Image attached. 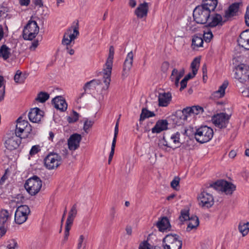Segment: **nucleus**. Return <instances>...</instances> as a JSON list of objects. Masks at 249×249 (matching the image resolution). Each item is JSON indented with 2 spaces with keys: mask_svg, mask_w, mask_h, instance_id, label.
Here are the masks:
<instances>
[{
  "mask_svg": "<svg viewBox=\"0 0 249 249\" xmlns=\"http://www.w3.org/2000/svg\"><path fill=\"white\" fill-rule=\"evenodd\" d=\"M18 137L21 138L20 136H17L16 134L14 135L13 134L12 136L7 135L5 137L6 140L4 143L5 147L9 150L17 148L20 143V139Z\"/></svg>",
  "mask_w": 249,
  "mask_h": 249,
  "instance_id": "dca6fc26",
  "label": "nucleus"
},
{
  "mask_svg": "<svg viewBox=\"0 0 249 249\" xmlns=\"http://www.w3.org/2000/svg\"><path fill=\"white\" fill-rule=\"evenodd\" d=\"M148 10V3L146 2H143L139 4L135 10L134 14L138 18H142L147 17Z\"/></svg>",
  "mask_w": 249,
  "mask_h": 249,
  "instance_id": "a211bd4d",
  "label": "nucleus"
},
{
  "mask_svg": "<svg viewBox=\"0 0 249 249\" xmlns=\"http://www.w3.org/2000/svg\"><path fill=\"white\" fill-rule=\"evenodd\" d=\"M245 22L247 26H249V9H247L246 14L245 16Z\"/></svg>",
  "mask_w": 249,
  "mask_h": 249,
  "instance_id": "69168bd1",
  "label": "nucleus"
},
{
  "mask_svg": "<svg viewBox=\"0 0 249 249\" xmlns=\"http://www.w3.org/2000/svg\"><path fill=\"white\" fill-rule=\"evenodd\" d=\"M180 178L178 177L174 178V179L171 182V186L175 190H177V187L179 185Z\"/></svg>",
  "mask_w": 249,
  "mask_h": 249,
  "instance_id": "3c124183",
  "label": "nucleus"
},
{
  "mask_svg": "<svg viewBox=\"0 0 249 249\" xmlns=\"http://www.w3.org/2000/svg\"><path fill=\"white\" fill-rule=\"evenodd\" d=\"M9 218L10 215L7 210H1L0 212V224L6 225Z\"/></svg>",
  "mask_w": 249,
  "mask_h": 249,
  "instance_id": "c9c22d12",
  "label": "nucleus"
},
{
  "mask_svg": "<svg viewBox=\"0 0 249 249\" xmlns=\"http://www.w3.org/2000/svg\"><path fill=\"white\" fill-rule=\"evenodd\" d=\"M101 83L100 80L93 79L89 82H87V85H92L94 88H95L96 86L99 85Z\"/></svg>",
  "mask_w": 249,
  "mask_h": 249,
  "instance_id": "864d4df0",
  "label": "nucleus"
},
{
  "mask_svg": "<svg viewBox=\"0 0 249 249\" xmlns=\"http://www.w3.org/2000/svg\"><path fill=\"white\" fill-rule=\"evenodd\" d=\"M32 1L36 6H38L39 7H41L43 6V3L42 0H32Z\"/></svg>",
  "mask_w": 249,
  "mask_h": 249,
  "instance_id": "052dcab7",
  "label": "nucleus"
},
{
  "mask_svg": "<svg viewBox=\"0 0 249 249\" xmlns=\"http://www.w3.org/2000/svg\"><path fill=\"white\" fill-rule=\"evenodd\" d=\"M235 78L244 83L249 79V66L241 64L236 67Z\"/></svg>",
  "mask_w": 249,
  "mask_h": 249,
  "instance_id": "4468645a",
  "label": "nucleus"
},
{
  "mask_svg": "<svg viewBox=\"0 0 249 249\" xmlns=\"http://www.w3.org/2000/svg\"><path fill=\"white\" fill-rule=\"evenodd\" d=\"M79 22L78 20L74 21L67 32L64 34L62 44L64 45H69L72 40H74L79 36Z\"/></svg>",
  "mask_w": 249,
  "mask_h": 249,
  "instance_id": "423d86ee",
  "label": "nucleus"
},
{
  "mask_svg": "<svg viewBox=\"0 0 249 249\" xmlns=\"http://www.w3.org/2000/svg\"><path fill=\"white\" fill-rule=\"evenodd\" d=\"M157 226L160 231H164L168 228L170 227V224L168 219L166 217H164L160 220H159L157 223Z\"/></svg>",
  "mask_w": 249,
  "mask_h": 249,
  "instance_id": "cd10ccee",
  "label": "nucleus"
},
{
  "mask_svg": "<svg viewBox=\"0 0 249 249\" xmlns=\"http://www.w3.org/2000/svg\"><path fill=\"white\" fill-rule=\"evenodd\" d=\"M128 4L130 7L134 8L136 6L137 2L135 0H129Z\"/></svg>",
  "mask_w": 249,
  "mask_h": 249,
  "instance_id": "774afa93",
  "label": "nucleus"
},
{
  "mask_svg": "<svg viewBox=\"0 0 249 249\" xmlns=\"http://www.w3.org/2000/svg\"><path fill=\"white\" fill-rule=\"evenodd\" d=\"M43 112L38 107L32 108L28 114L30 121L33 123H38L43 117Z\"/></svg>",
  "mask_w": 249,
  "mask_h": 249,
  "instance_id": "4be33fe9",
  "label": "nucleus"
},
{
  "mask_svg": "<svg viewBox=\"0 0 249 249\" xmlns=\"http://www.w3.org/2000/svg\"><path fill=\"white\" fill-rule=\"evenodd\" d=\"M32 131V126L26 120H22L21 117L18 118L17 120V125L15 133L17 136H21L25 132L27 134L26 137H28Z\"/></svg>",
  "mask_w": 249,
  "mask_h": 249,
  "instance_id": "9b49d317",
  "label": "nucleus"
},
{
  "mask_svg": "<svg viewBox=\"0 0 249 249\" xmlns=\"http://www.w3.org/2000/svg\"><path fill=\"white\" fill-rule=\"evenodd\" d=\"M42 185V181L40 178L36 176H34L26 180L24 187L30 195L34 196L39 192Z\"/></svg>",
  "mask_w": 249,
  "mask_h": 249,
  "instance_id": "0eeeda50",
  "label": "nucleus"
},
{
  "mask_svg": "<svg viewBox=\"0 0 249 249\" xmlns=\"http://www.w3.org/2000/svg\"><path fill=\"white\" fill-rule=\"evenodd\" d=\"M50 97L49 94L44 91L39 92L37 95V97L36 98V100L41 103H43L45 102Z\"/></svg>",
  "mask_w": 249,
  "mask_h": 249,
  "instance_id": "58836bf2",
  "label": "nucleus"
},
{
  "mask_svg": "<svg viewBox=\"0 0 249 249\" xmlns=\"http://www.w3.org/2000/svg\"><path fill=\"white\" fill-rule=\"evenodd\" d=\"M181 77V75L178 74V70L174 68L172 70L170 78L171 81L174 82L175 85L177 87H178L179 82Z\"/></svg>",
  "mask_w": 249,
  "mask_h": 249,
  "instance_id": "72a5a7b5",
  "label": "nucleus"
},
{
  "mask_svg": "<svg viewBox=\"0 0 249 249\" xmlns=\"http://www.w3.org/2000/svg\"><path fill=\"white\" fill-rule=\"evenodd\" d=\"M168 122L166 120L158 121L156 125L152 128L153 133H159L167 129Z\"/></svg>",
  "mask_w": 249,
  "mask_h": 249,
  "instance_id": "a878e982",
  "label": "nucleus"
},
{
  "mask_svg": "<svg viewBox=\"0 0 249 249\" xmlns=\"http://www.w3.org/2000/svg\"><path fill=\"white\" fill-rule=\"evenodd\" d=\"M169 65H170V64H169V62H168L167 61H165V62H163V63L162 64L161 67V71L163 72H166L169 69Z\"/></svg>",
  "mask_w": 249,
  "mask_h": 249,
  "instance_id": "6e6d98bb",
  "label": "nucleus"
},
{
  "mask_svg": "<svg viewBox=\"0 0 249 249\" xmlns=\"http://www.w3.org/2000/svg\"><path fill=\"white\" fill-rule=\"evenodd\" d=\"M162 141H163V142H162L163 145L167 146L169 148H173V149H174V148L173 147V145H172V143L170 142V140L169 141H166L165 137H163Z\"/></svg>",
  "mask_w": 249,
  "mask_h": 249,
  "instance_id": "13d9d810",
  "label": "nucleus"
},
{
  "mask_svg": "<svg viewBox=\"0 0 249 249\" xmlns=\"http://www.w3.org/2000/svg\"><path fill=\"white\" fill-rule=\"evenodd\" d=\"M82 137L80 134L74 133L71 135L68 140V147L70 150L74 151L80 146Z\"/></svg>",
  "mask_w": 249,
  "mask_h": 249,
  "instance_id": "f3484780",
  "label": "nucleus"
},
{
  "mask_svg": "<svg viewBox=\"0 0 249 249\" xmlns=\"http://www.w3.org/2000/svg\"><path fill=\"white\" fill-rule=\"evenodd\" d=\"M162 247L164 249H181L182 241L177 234H169L163 239Z\"/></svg>",
  "mask_w": 249,
  "mask_h": 249,
  "instance_id": "6e6552de",
  "label": "nucleus"
},
{
  "mask_svg": "<svg viewBox=\"0 0 249 249\" xmlns=\"http://www.w3.org/2000/svg\"><path fill=\"white\" fill-rule=\"evenodd\" d=\"M192 107H187L184 108L180 112V113L182 114L181 116H180V119L183 120H186L188 116L193 114V111H192Z\"/></svg>",
  "mask_w": 249,
  "mask_h": 249,
  "instance_id": "a19ab883",
  "label": "nucleus"
},
{
  "mask_svg": "<svg viewBox=\"0 0 249 249\" xmlns=\"http://www.w3.org/2000/svg\"><path fill=\"white\" fill-rule=\"evenodd\" d=\"M179 219L181 222L189 220L188 226L186 228V231L187 232H189L193 229H196L199 224V221L198 217L196 216H194L190 217L189 211L186 210H183L181 211Z\"/></svg>",
  "mask_w": 249,
  "mask_h": 249,
  "instance_id": "1a4fd4ad",
  "label": "nucleus"
},
{
  "mask_svg": "<svg viewBox=\"0 0 249 249\" xmlns=\"http://www.w3.org/2000/svg\"><path fill=\"white\" fill-rule=\"evenodd\" d=\"M52 103L55 108L61 111H64L67 109V104L64 98L61 96H57L53 98Z\"/></svg>",
  "mask_w": 249,
  "mask_h": 249,
  "instance_id": "aec40b11",
  "label": "nucleus"
},
{
  "mask_svg": "<svg viewBox=\"0 0 249 249\" xmlns=\"http://www.w3.org/2000/svg\"><path fill=\"white\" fill-rule=\"evenodd\" d=\"M225 21L226 20L222 21V16L219 14H216L212 16L210 15L209 21L206 23V26L213 28L218 25H222Z\"/></svg>",
  "mask_w": 249,
  "mask_h": 249,
  "instance_id": "5701e85b",
  "label": "nucleus"
},
{
  "mask_svg": "<svg viewBox=\"0 0 249 249\" xmlns=\"http://www.w3.org/2000/svg\"><path fill=\"white\" fill-rule=\"evenodd\" d=\"M92 87H93V86H92V85H87V83L84 85V86L83 87V89H84V92L81 93L78 98V100H79V99H81L83 96L86 93V91L88 90V89H90Z\"/></svg>",
  "mask_w": 249,
  "mask_h": 249,
  "instance_id": "5fc2aeb1",
  "label": "nucleus"
},
{
  "mask_svg": "<svg viewBox=\"0 0 249 249\" xmlns=\"http://www.w3.org/2000/svg\"><path fill=\"white\" fill-rule=\"evenodd\" d=\"M187 82L188 81H187V80L184 78L180 82V90H182V89H184L186 86H187Z\"/></svg>",
  "mask_w": 249,
  "mask_h": 249,
  "instance_id": "bf43d9fd",
  "label": "nucleus"
},
{
  "mask_svg": "<svg viewBox=\"0 0 249 249\" xmlns=\"http://www.w3.org/2000/svg\"><path fill=\"white\" fill-rule=\"evenodd\" d=\"M212 188L210 186H206L203 189V191L198 195L197 199L199 202V205L203 208H209L214 204L213 197L210 192V189Z\"/></svg>",
  "mask_w": 249,
  "mask_h": 249,
  "instance_id": "20e7f679",
  "label": "nucleus"
},
{
  "mask_svg": "<svg viewBox=\"0 0 249 249\" xmlns=\"http://www.w3.org/2000/svg\"><path fill=\"white\" fill-rule=\"evenodd\" d=\"M77 213V205L74 204L71 207V210L69 213V215L66 220V223L68 224L72 225L73 220L75 216H76Z\"/></svg>",
  "mask_w": 249,
  "mask_h": 249,
  "instance_id": "c85d7f7f",
  "label": "nucleus"
},
{
  "mask_svg": "<svg viewBox=\"0 0 249 249\" xmlns=\"http://www.w3.org/2000/svg\"><path fill=\"white\" fill-rule=\"evenodd\" d=\"M79 118V114L74 110H72V116L68 117L67 120L70 123L76 122Z\"/></svg>",
  "mask_w": 249,
  "mask_h": 249,
  "instance_id": "c03bdc74",
  "label": "nucleus"
},
{
  "mask_svg": "<svg viewBox=\"0 0 249 249\" xmlns=\"http://www.w3.org/2000/svg\"><path fill=\"white\" fill-rule=\"evenodd\" d=\"M39 30V28L36 22L32 20L31 18L24 28L22 33L23 38L25 40H32L36 37Z\"/></svg>",
  "mask_w": 249,
  "mask_h": 249,
  "instance_id": "39448f33",
  "label": "nucleus"
},
{
  "mask_svg": "<svg viewBox=\"0 0 249 249\" xmlns=\"http://www.w3.org/2000/svg\"><path fill=\"white\" fill-rule=\"evenodd\" d=\"M133 61V53L131 51L127 54L124 62L122 73L123 76L126 77L127 75L128 72L132 66Z\"/></svg>",
  "mask_w": 249,
  "mask_h": 249,
  "instance_id": "412c9836",
  "label": "nucleus"
},
{
  "mask_svg": "<svg viewBox=\"0 0 249 249\" xmlns=\"http://www.w3.org/2000/svg\"><path fill=\"white\" fill-rule=\"evenodd\" d=\"M7 229V227L5 225L0 224V238L5 234Z\"/></svg>",
  "mask_w": 249,
  "mask_h": 249,
  "instance_id": "603ef678",
  "label": "nucleus"
},
{
  "mask_svg": "<svg viewBox=\"0 0 249 249\" xmlns=\"http://www.w3.org/2000/svg\"><path fill=\"white\" fill-rule=\"evenodd\" d=\"M84 240V235H81L80 236L79 240H78L77 249H80L81 248Z\"/></svg>",
  "mask_w": 249,
  "mask_h": 249,
  "instance_id": "680f3d73",
  "label": "nucleus"
},
{
  "mask_svg": "<svg viewBox=\"0 0 249 249\" xmlns=\"http://www.w3.org/2000/svg\"><path fill=\"white\" fill-rule=\"evenodd\" d=\"M30 213V210L27 205L19 206L15 212V221L18 224L23 223L27 219L28 215Z\"/></svg>",
  "mask_w": 249,
  "mask_h": 249,
  "instance_id": "ddd939ff",
  "label": "nucleus"
},
{
  "mask_svg": "<svg viewBox=\"0 0 249 249\" xmlns=\"http://www.w3.org/2000/svg\"><path fill=\"white\" fill-rule=\"evenodd\" d=\"M19 3L22 6H27L29 4L30 0H18Z\"/></svg>",
  "mask_w": 249,
  "mask_h": 249,
  "instance_id": "338daca9",
  "label": "nucleus"
},
{
  "mask_svg": "<svg viewBox=\"0 0 249 249\" xmlns=\"http://www.w3.org/2000/svg\"><path fill=\"white\" fill-rule=\"evenodd\" d=\"M155 116L153 112L148 110L146 108H143L140 115V122L143 121L145 119Z\"/></svg>",
  "mask_w": 249,
  "mask_h": 249,
  "instance_id": "e433bc0d",
  "label": "nucleus"
},
{
  "mask_svg": "<svg viewBox=\"0 0 249 249\" xmlns=\"http://www.w3.org/2000/svg\"><path fill=\"white\" fill-rule=\"evenodd\" d=\"M230 116L225 113H220L214 115L212 121L215 126L219 128H224L227 127L229 122Z\"/></svg>",
  "mask_w": 249,
  "mask_h": 249,
  "instance_id": "2eb2a0df",
  "label": "nucleus"
},
{
  "mask_svg": "<svg viewBox=\"0 0 249 249\" xmlns=\"http://www.w3.org/2000/svg\"><path fill=\"white\" fill-rule=\"evenodd\" d=\"M172 95L170 92L160 93L158 96L159 106L167 107L171 101Z\"/></svg>",
  "mask_w": 249,
  "mask_h": 249,
  "instance_id": "b1692460",
  "label": "nucleus"
},
{
  "mask_svg": "<svg viewBox=\"0 0 249 249\" xmlns=\"http://www.w3.org/2000/svg\"><path fill=\"white\" fill-rule=\"evenodd\" d=\"M210 11L208 8L201 5L196 6L193 11V18L198 24H206L210 18Z\"/></svg>",
  "mask_w": 249,
  "mask_h": 249,
  "instance_id": "f257e3e1",
  "label": "nucleus"
},
{
  "mask_svg": "<svg viewBox=\"0 0 249 249\" xmlns=\"http://www.w3.org/2000/svg\"><path fill=\"white\" fill-rule=\"evenodd\" d=\"M200 62V59L199 57H196L191 64V67L192 70V72L194 74H196Z\"/></svg>",
  "mask_w": 249,
  "mask_h": 249,
  "instance_id": "ea45409f",
  "label": "nucleus"
},
{
  "mask_svg": "<svg viewBox=\"0 0 249 249\" xmlns=\"http://www.w3.org/2000/svg\"><path fill=\"white\" fill-rule=\"evenodd\" d=\"M116 213V210L115 207H112L111 208L110 210V216L111 218V220H113L115 217Z\"/></svg>",
  "mask_w": 249,
  "mask_h": 249,
  "instance_id": "e2e57ef3",
  "label": "nucleus"
},
{
  "mask_svg": "<svg viewBox=\"0 0 249 249\" xmlns=\"http://www.w3.org/2000/svg\"><path fill=\"white\" fill-rule=\"evenodd\" d=\"M238 230L243 236L246 235L249 231V222H240L238 225Z\"/></svg>",
  "mask_w": 249,
  "mask_h": 249,
  "instance_id": "4c0bfd02",
  "label": "nucleus"
},
{
  "mask_svg": "<svg viewBox=\"0 0 249 249\" xmlns=\"http://www.w3.org/2000/svg\"><path fill=\"white\" fill-rule=\"evenodd\" d=\"M240 3L235 2L231 5L228 9L225 12L224 17L227 19L229 18L236 15L239 8Z\"/></svg>",
  "mask_w": 249,
  "mask_h": 249,
  "instance_id": "393cba45",
  "label": "nucleus"
},
{
  "mask_svg": "<svg viewBox=\"0 0 249 249\" xmlns=\"http://www.w3.org/2000/svg\"><path fill=\"white\" fill-rule=\"evenodd\" d=\"M203 44V39L201 35H195L193 36L192 38V46L194 47V49L195 47H202Z\"/></svg>",
  "mask_w": 249,
  "mask_h": 249,
  "instance_id": "473e14b6",
  "label": "nucleus"
},
{
  "mask_svg": "<svg viewBox=\"0 0 249 249\" xmlns=\"http://www.w3.org/2000/svg\"><path fill=\"white\" fill-rule=\"evenodd\" d=\"M119 119H120V118L118 119V120L117 121V122L116 123L115 130H114V138H113L112 144H111V151L110 152L109 156V157L111 158H113V155L114 154L115 147L116 143V139H117V135H118V132H119Z\"/></svg>",
  "mask_w": 249,
  "mask_h": 249,
  "instance_id": "bb28decb",
  "label": "nucleus"
},
{
  "mask_svg": "<svg viewBox=\"0 0 249 249\" xmlns=\"http://www.w3.org/2000/svg\"><path fill=\"white\" fill-rule=\"evenodd\" d=\"M62 159L60 155L56 153H50L44 159V164L46 167L52 170L57 168L61 163Z\"/></svg>",
  "mask_w": 249,
  "mask_h": 249,
  "instance_id": "f8f14e48",
  "label": "nucleus"
},
{
  "mask_svg": "<svg viewBox=\"0 0 249 249\" xmlns=\"http://www.w3.org/2000/svg\"><path fill=\"white\" fill-rule=\"evenodd\" d=\"M7 249H18V245L15 239H10L7 242Z\"/></svg>",
  "mask_w": 249,
  "mask_h": 249,
  "instance_id": "37998d69",
  "label": "nucleus"
},
{
  "mask_svg": "<svg viewBox=\"0 0 249 249\" xmlns=\"http://www.w3.org/2000/svg\"><path fill=\"white\" fill-rule=\"evenodd\" d=\"M72 225L68 224L66 223L65 230V239H67L68 236L69 235V231L71 229Z\"/></svg>",
  "mask_w": 249,
  "mask_h": 249,
  "instance_id": "4d7b16f0",
  "label": "nucleus"
},
{
  "mask_svg": "<svg viewBox=\"0 0 249 249\" xmlns=\"http://www.w3.org/2000/svg\"><path fill=\"white\" fill-rule=\"evenodd\" d=\"M25 77L21 75V72L18 70L14 76V80L17 83L21 84L24 81Z\"/></svg>",
  "mask_w": 249,
  "mask_h": 249,
  "instance_id": "79ce46f5",
  "label": "nucleus"
},
{
  "mask_svg": "<svg viewBox=\"0 0 249 249\" xmlns=\"http://www.w3.org/2000/svg\"><path fill=\"white\" fill-rule=\"evenodd\" d=\"M193 111V114L197 115L200 113H202L204 110L203 107L199 106H195L192 107Z\"/></svg>",
  "mask_w": 249,
  "mask_h": 249,
  "instance_id": "de8ad7c7",
  "label": "nucleus"
},
{
  "mask_svg": "<svg viewBox=\"0 0 249 249\" xmlns=\"http://www.w3.org/2000/svg\"><path fill=\"white\" fill-rule=\"evenodd\" d=\"M213 135V129L206 125L200 127L196 129L195 133L196 141L201 143L210 141L212 139Z\"/></svg>",
  "mask_w": 249,
  "mask_h": 249,
  "instance_id": "7ed1b4c3",
  "label": "nucleus"
},
{
  "mask_svg": "<svg viewBox=\"0 0 249 249\" xmlns=\"http://www.w3.org/2000/svg\"><path fill=\"white\" fill-rule=\"evenodd\" d=\"M237 42L240 46L246 50H249V29L241 33Z\"/></svg>",
  "mask_w": 249,
  "mask_h": 249,
  "instance_id": "6ab92c4d",
  "label": "nucleus"
},
{
  "mask_svg": "<svg viewBox=\"0 0 249 249\" xmlns=\"http://www.w3.org/2000/svg\"><path fill=\"white\" fill-rule=\"evenodd\" d=\"M11 55V49L6 45H2L0 48V57L6 60Z\"/></svg>",
  "mask_w": 249,
  "mask_h": 249,
  "instance_id": "2f4dec72",
  "label": "nucleus"
},
{
  "mask_svg": "<svg viewBox=\"0 0 249 249\" xmlns=\"http://www.w3.org/2000/svg\"><path fill=\"white\" fill-rule=\"evenodd\" d=\"M213 37V35L211 31H208L207 32H204L203 36V41L205 40L206 42H209L211 41L212 38Z\"/></svg>",
  "mask_w": 249,
  "mask_h": 249,
  "instance_id": "a18cd8bd",
  "label": "nucleus"
},
{
  "mask_svg": "<svg viewBox=\"0 0 249 249\" xmlns=\"http://www.w3.org/2000/svg\"><path fill=\"white\" fill-rule=\"evenodd\" d=\"M210 186L216 190H220L227 195L232 194L235 189V186L231 183L224 180H219L213 183L210 184Z\"/></svg>",
  "mask_w": 249,
  "mask_h": 249,
  "instance_id": "9d476101",
  "label": "nucleus"
},
{
  "mask_svg": "<svg viewBox=\"0 0 249 249\" xmlns=\"http://www.w3.org/2000/svg\"><path fill=\"white\" fill-rule=\"evenodd\" d=\"M205 2L202 5L204 8H208L210 11V12L214 10L217 5V0H205Z\"/></svg>",
  "mask_w": 249,
  "mask_h": 249,
  "instance_id": "f704fd0d",
  "label": "nucleus"
},
{
  "mask_svg": "<svg viewBox=\"0 0 249 249\" xmlns=\"http://www.w3.org/2000/svg\"><path fill=\"white\" fill-rule=\"evenodd\" d=\"M94 124V122L92 121H89L88 119H87L84 124V130L86 133H88V130L92 127Z\"/></svg>",
  "mask_w": 249,
  "mask_h": 249,
  "instance_id": "49530a36",
  "label": "nucleus"
},
{
  "mask_svg": "<svg viewBox=\"0 0 249 249\" xmlns=\"http://www.w3.org/2000/svg\"><path fill=\"white\" fill-rule=\"evenodd\" d=\"M114 54V49L112 46H110L109 54L105 64V68L103 70L104 82L108 89L110 82V76L112 68L113 60Z\"/></svg>",
  "mask_w": 249,
  "mask_h": 249,
  "instance_id": "f03ea898",
  "label": "nucleus"
},
{
  "mask_svg": "<svg viewBox=\"0 0 249 249\" xmlns=\"http://www.w3.org/2000/svg\"><path fill=\"white\" fill-rule=\"evenodd\" d=\"M40 151V146L38 145H36L32 146L30 151V155L33 156L37 154Z\"/></svg>",
  "mask_w": 249,
  "mask_h": 249,
  "instance_id": "09e8293b",
  "label": "nucleus"
},
{
  "mask_svg": "<svg viewBox=\"0 0 249 249\" xmlns=\"http://www.w3.org/2000/svg\"><path fill=\"white\" fill-rule=\"evenodd\" d=\"M180 133L177 132L172 134L170 137V141L172 145H173L174 149L179 147L181 145V142L180 141Z\"/></svg>",
  "mask_w": 249,
  "mask_h": 249,
  "instance_id": "c756f323",
  "label": "nucleus"
},
{
  "mask_svg": "<svg viewBox=\"0 0 249 249\" xmlns=\"http://www.w3.org/2000/svg\"><path fill=\"white\" fill-rule=\"evenodd\" d=\"M7 8L0 6V19L5 18L7 16Z\"/></svg>",
  "mask_w": 249,
  "mask_h": 249,
  "instance_id": "8fccbe9b",
  "label": "nucleus"
},
{
  "mask_svg": "<svg viewBox=\"0 0 249 249\" xmlns=\"http://www.w3.org/2000/svg\"><path fill=\"white\" fill-rule=\"evenodd\" d=\"M229 83L227 81H224L223 84L219 87V89L214 91L213 95L214 97H223L225 94V89L228 86Z\"/></svg>",
  "mask_w": 249,
  "mask_h": 249,
  "instance_id": "7c9ffc66",
  "label": "nucleus"
},
{
  "mask_svg": "<svg viewBox=\"0 0 249 249\" xmlns=\"http://www.w3.org/2000/svg\"><path fill=\"white\" fill-rule=\"evenodd\" d=\"M148 246L149 244L147 242H144L140 245L139 249H150Z\"/></svg>",
  "mask_w": 249,
  "mask_h": 249,
  "instance_id": "0e129e2a",
  "label": "nucleus"
}]
</instances>
